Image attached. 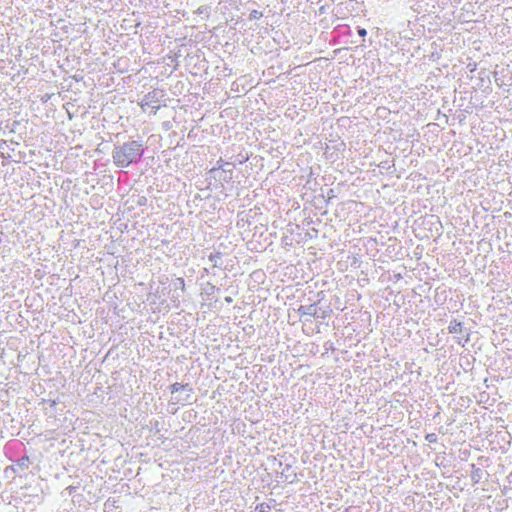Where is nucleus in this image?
Here are the masks:
<instances>
[{
	"label": "nucleus",
	"instance_id": "obj_7",
	"mask_svg": "<svg viewBox=\"0 0 512 512\" xmlns=\"http://www.w3.org/2000/svg\"><path fill=\"white\" fill-rule=\"evenodd\" d=\"M30 459L28 456H22L20 457L19 459L16 460V467L22 471L26 470L29 468V465H30Z\"/></svg>",
	"mask_w": 512,
	"mask_h": 512
},
{
	"label": "nucleus",
	"instance_id": "obj_16",
	"mask_svg": "<svg viewBox=\"0 0 512 512\" xmlns=\"http://www.w3.org/2000/svg\"><path fill=\"white\" fill-rule=\"evenodd\" d=\"M190 400V394H187L185 398L175 397V403H186Z\"/></svg>",
	"mask_w": 512,
	"mask_h": 512
},
{
	"label": "nucleus",
	"instance_id": "obj_28",
	"mask_svg": "<svg viewBox=\"0 0 512 512\" xmlns=\"http://www.w3.org/2000/svg\"><path fill=\"white\" fill-rule=\"evenodd\" d=\"M290 468H291V466L287 464L285 467V470H289Z\"/></svg>",
	"mask_w": 512,
	"mask_h": 512
},
{
	"label": "nucleus",
	"instance_id": "obj_25",
	"mask_svg": "<svg viewBox=\"0 0 512 512\" xmlns=\"http://www.w3.org/2000/svg\"><path fill=\"white\" fill-rule=\"evenodd\" d=\"M225 300H226V302H228V303L232 302V298H231V297H226V298H225Z\"/></svg>",
	"mask_w": 512,
	"mask_h": 512
},
{
	"label": "nucleus",
	"instance_id": "obj_13",
	"mask_svg": "<svg viewBox=\"0 0 512 512\" xmlns=\"http://www.w3.org/2000/svg\"><path fill=\"white\" fill-rule=\"evenodd\" d=\"M271 509L270 505L267 503H260L257 505L256 510L259 512H268Z\"/></svg>",
	"mask_w": 512,
	"mask_h": 512
},
{
	"label": "nucleus",
	"instance_id": "obj_22",
	"mask_svg": "<svg viewBox=\"0 0 512 512\" xmlns=\"http://www.w3.org/2000/svg\"><path fill=\"white\" fill-rule=\"evenodd\" d=\"M469 340H470V332H469V331H467V333H466V337H465V339H464V343H467Z\"/></svg>",
	"mask_w": 512,
	"mask_h": 512
},
{
	"label": "nucleus",
	"instance_id": "obj_20",
	"mask_svg": "<svg viewBox=\"0 0 512 512\" xmlns=\"http://www.w3.org/2000/svg\"><path fill=\"white\" fill-rule=\"evenodd\" d=\"M381 168L383 169H389L390 168V165H389V162L388 161H383L380 163L379 165Z\"/></svg>",
	"mask_w": 512,
	"mask_h": 512
},
{
	"label": "nucleus",
	"instance_id": "obj_9",
	"mask_svg": "<svg viewBox=\"0 0 512 512\" xmlns=\"http://www.w3.org/2000/svg\"><path fill=\"white\" fill-rule=\"evenodd\" d=\"M331 312L332 310L329 307H327L326 309L317 307V314L315 315L314 318L326 319L327 317L330 316Z\"/></svg>",
	"mask_w": 512,
	"mask_h": 512
},
{
	"label": "nucleus",
	"instance_id": "obj_2",
	"mask_svg": "<svg viewBox=\"0 0 512 512\" xmlns=\"http://www.w3.org/2000/svg\"><path fill=\"white\" fill-rule=\"evenodd\" d=\"M435 0H407L409 9L417 14H430L434 12Z\"/></svg>",
	"mask_w": 512,
	"mask_h": 512
},
{
	"label": "nucleus",
	"instance_id": "obj_19",
	"mask_svg": "<svg viewBox=\"0 0 512 512\" xmlns=\"http://www.w3.org/2000/svg\"><path fill=\"white\" fill-rule=\"evenodd\" d=\"M146 202H147V198L144 196L139 197V199L137 201L138 205H140V206L145 205Z\"/></svg>",
	"mask_w": 512,
	"mask_h": 512
},
{
	"label": "nucleus",
	"instance_id": "obj_24",
	"mask_svg": "<svg viewBox=\"0 0 512 512\" xmlns=\"http://www.w3.org/2000/svg\"><path fill=\"white\" fill-rule=\"evenodd\" d=\"M206 9H207V8H206L205 6H201V7H199V9H198V13H200V14H201V13H203V12H204V10H206Z\"/></svg>",
	"mask_w": 512,
	"mask_h": 512
},
{
	"label": "nucleus",
	"instance_id": "obj_1",
	"mask_svg": "<svg viewBox=\"0 0 512 512\" xmlns=\"http://www.w3.org/2000/svg\"><path fill=\"white\" fill-rule=\"evenodd\" d=\"M144 152L145 145L142 140L129 139L124 143L114 144L111 156L114 165L123 169L141 162Z\"/></svg>",
	"mask_w": 512,
	"mask_h": 512
},
{
	"label": "nucleus",
	"instance_id": "obj_29",
	"mask_svg": "<svg viewBox=\"0 0 512 512\" xmlns=\"http://www.w3.org/2000/svg\"><path fill=\"white\" fill-rule=\"evenodd\" d=\"M343 512H351L349 508L345 509Z\"/></svg>",
	"mask_w": 512,
	"mask_h": 512
},
{
	"label": "nucleus",
	"instance_id": "obj_27",
	"mask_svg": "<svg viewBox=\"0 0 512 512\" xmlns=\"http://www.w3.org/2000/svg\"><path fill=\"white\" fill-rule=\"evenodd\" d=\"M157 426H158V422H156V425L154 426V429H156V432H158V431H159V429L157 428Z\"/></svg>",
	"mask_w": 512,
	"mask_h": 512
},
{
	"label": "nucleus",
	"instance_id": "obj_3",
	"mask_svg": "<svg viewBox=\"0 0 512 512\" xmlns=\"http://www.w3.org/2000/svg\"><path fill=\"white\" fill-rule=\"evenodd\" d=\"M163 91L161 90H153L151 92H148L141 101V107L143 110H146V107L151 109V113L154 115L157 113V111L160 109V106H154L153 103L159 102L160 98L163 97Z\"/></svg>",
	"mask_w": 512,
	"mask_h": 512
},
{
	"label": "nucleus",
	"instance_id": "obj_11",
	"mask_svg": "<svg viewBox=\"0 0 512 512\" xmlns=\"http://www.w3.org/2000/svg\"><path fill=\"white\" fill-rule=\"evenodd\" d=\"M262 16H263L262 12H260L258 10H252L249 14V19L256 20V19H260Z\"/></svg>",
	"mask_w": 512,
	"mask_h": 512
},
{
	"label": "nucleus",
	"instance_id": "obj_17",
	"mask_svg": "<svg viewBox=\"0 0 512 512\" xmlns=\"http://www.w3.org/2000/svg\"><path fill=\"white\" fill-rule=\"evenodd\" d=\"M182 390L188 391L190 393L193 392V388L189 383L182 384Z\"/></svg>",
	"mask_w": 512,
	"mask_h": 512
},
{
	"label": "nucleus",
	"instance_id": "obj_23",
	"mask_svg": "<svg viewBox=\"0 0 512 512\" xmlns=\"http://www.w3.org/2000/svg\"><path fill=\"white\" fill-rule=\"evenodd\" d=\"M332 197H334V191H333V189H330L328 192V198L330 199Z\"/></svg>",
	"mask_w": 512,
	"mask_h": 512
},
{
	"label": "nucleus",
	"instance_id": "obj_15",
	"mask_svg": "<svg viewBox=\"0 0 512 512\" xmlns=\"http://www.w3.org/2000/svg\"><path fill=\"white\" fill-rule=\"evenodd\" d=\"M425 440L429 443H436L438 441V437L435 433H428L425 436Z\"/></svg>",
	"mask_w": 512,
	"mask_h": 512
},
{
	"label": "nucleus",
	"instance_id": "obj_12",
	"mask_svg": "<svg viewBox=\"0 0 512 512\" xmlns=\"http://www.w3.org/2000/svg\"><path fill=\"white\" fill-rule=\"evenodd\" d=\"M169 389L172 394L177 393L182 390V384L178 382L173 383L172 385H170Z\"/></svg>",
	"mask_w": 512,
	"mask_h": 512
},
{
	"label": "nucleus",
	"instance_id": "obj_6",
	"mask_svg": "<svg viewBox=\"0 0 512 512\" xmlns=\"http://www.w3.org/2000/svg\"><path fill=\"white\" fill-rule=\"evenodd\" d=\"M471 481L473 484H477L482 479L483 471L479 467H477L475 464H471Z\"/></svg>",
	"mask_w": 512,
	"mask_h": 512
},
{
	"label": "nucleus",
	"instance_id": "obj_18",
	"mask_svg": "<svg viewBox=\"0 0 512 512\" xmlns=\"http://www.w3.org/2000/svg\"><path fill=\"white\" fill-rule=\"evenodd\" d=\"M357 30H358V34H359V36H361V37H365V36L367 35V31H366V29H365V28L358 27V28H357Z\"/></svg>",
	"mask_w": 512,
	"mask_h": 512
},
{
	"label": "nucleus",
	"instance_id": "obj_21",
	"mask_svg": "<svg viewBox=\"0 0 512 512\" xmlns=\"http://www.w3.org/2000/svg\"><path fill=\"white\" fill-rule=\"evenodd\" d=\"M66 491H68L69 495H72L76 491V487L75 486H68L66 488Z\"/></svg>",
	"mask_w": 512,
	"mask_h": 512
},
{
	"label": "nucleus",
	"instance_id": "obj_14",
	"mask_svg": "<svg viewBox=\"0 0 512 512\" xmlns=\"http://www.w3.org/2000/svg\"><path fill=\"white\" fill-rule=\"evenodd\" d=\"M175 288H180L182 291L185 290V280L183 278H177L174 283Z\"/></svg>",
	"mask_w": 512,
	"mask_h": 512
},
{
	"label": "nucleus",
	"instance_id": "obj_8",
	"mask_svg": "<svg viewBox=\"0 0 512 512\" xmlns=\"http://www.w3.org/2000/svg\"><path fill=\"white\" fill-rule=\"evenodd\" d=\"M222 258V253L217 251L215 253H211L208 256V259L210 262H212L213 267H221V264L219 263V260Z\"/></svg>",
	"mask_w": 512,
	"mask_h": 512
},
{
	"label": "nucleus",
	"instance_id": "obj_26",
	"mask_svg": "<svg viewBox=\"0 0 512 512\" xmlns=\"http://www.w3.org/2000/svg\"><path fill=\"white\" fill-rule=\"evenodd\" d=\"M281 476H282V477H285V479H288V478H289V476H288V475L284 474V471L281 473Z\"/></svg>",
	"mask_w": 512,
	"mask_h": 512
},
{
	"label": "nucleus",
	"instance_id": "obj_10",
	"mask_svg": "<svg viewBox=\"0 0 512 512\" xmlns=\"http://www.w3.org/2000/svg\"><path fill=\"white\" fill-rule=\"evenodd\" d=\"M218 290H219V288H217L215 285H213L212 283H209V282L206 283L205 287L203 288V292L207 296L213 295Z\"/></svg>",
	"mask_w": 512,
	"mask_h": 512
},
{
	"label": "nucleus",
	"instance_id": "obj_5",
	"mask_svg": "<svg viewBox=\"0 0 512 512\" xmlns=\"http://www.w3.org/2000/svg\"><path fill=\"white\" fill-rule=\"evenodd\" d=\"M447 329L450 334H462L464 331H466L464 328V323L458 321L457 319H452Z\"/></svg>",
	"mask_w": 512,
	"mask_h": 512
},
{
	"label": "nucleus",
	"instance_id": "obj_4",
	"mask_svg": "<svg viewBox=\"0 0 512 512\" xmlns=\"http://www.w3.org/2000/svg\"><path fill=\"white\" fill-rule=\"evenodd\" d=\"M297 312L300 317H315L317 314V303H312L310 305H301Z\"/></svg>",
	"mask_w": 512,
	"mask_h": 512
}]
</instances>
